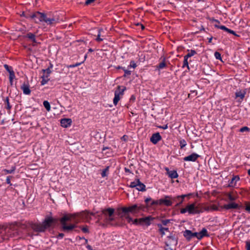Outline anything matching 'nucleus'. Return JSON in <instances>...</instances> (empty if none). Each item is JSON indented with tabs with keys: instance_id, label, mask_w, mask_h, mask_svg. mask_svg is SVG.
I'll use <instances>...</instances> for the list:
<instances>
[{
	"instance_id": "obj_1",
	"label": "nucleus",
	"mask_w": 250,
	"mask_h": 250,
	"mask_svg": "<svg viewBox=\"0 0 250 250\" xmlns=\"http://www.w3.org/2000/svg\"><path fill=\"white\" fill-rule=\"evenodd\" d=\"M115 209L113 208H106L103 209L101 213L98 215V222L100 225L104 227L108 225L111 226L114 225L112 222L114 220V213Z\"/></svg>"
},
{
	"instance_id": "obj_2",
	"label": "nucleus",
	"mask_w": 250,
	"mask_h": 250,
	"mask_svg": "<svg viewBox=\"0 0 250 250\" xmlns=\"http://www.w3.org/2000/svg\"><path fill=\"white\" fill-rule=\"evenodd\" d=\"M143 207L137 205H133V206L128 207H122L118 208L117 209V215L121 218H126V216L130 212L133 214L138 213V209H142Z\"/></svg>"
},
{
	"instance_id": "obj_3",
	"label": "nucleus",
	"mask_w": 250,
	"mask_h": 250,
	"mask_svg": "<svg viewBox=\"0 0 250 250\" xmlns=\"http://www.w3.org/2000/svg\"><path fill=\"white\" fill-rule=\"evenodd\" d=\"M60 223L62 226V229L63 231L69 232L72 230L74 229L77 227V225L75 223L71 224L69 225L66 224L67 221H73L74 222L73 217L71 216L70 214L65 215L62 218L60 219Z\"/></svg>"
},
{
	"instance_id": "obj_4",
	"label": "nucleus",
	"mask_w": 250,
	"mask_h": 250,
	"mask_svg": "<svg viewBox=\"0 0 250 250\" xmlns=\"http://www.w3.org/2000/svg\"><path fill=\"white\" fill-rule=\"evenodd\" d=\"M188 212L189 214H197L202 213L201 210H199V204L196 205V203L194 202L192 204H188L185 208L180 209V213L184 214Z\"/></svg>"
},
{
	"instance_id": "obj_5",
	"label": "nucleus",
	"mask_w": 250,
	"mask_h": 250,
	"mask_svg": "<svg viewBox=\"0 0 250 250\" xmlns=\"http://www.w3.org/2000/svg\"><path fill=\"white\" fill-rule=\"evenodd\" d=\"M71 216L73 217L74 223L78 224L81 221H88L91 219L90 216H89V211L85 210L79 213H75L73 214H70Z\"/></svg>"
},
{
	"instance_id": "obj_6",
	"label": "nucleus",
	"mask_w": 250,
	"mask_h": 250,
	"mask_svg": "<svg viewBox=\"0 0 250 250\" xmlns=\"http://www.w3.org/2000/svg\"><path fill=\"white\" fill-rule=\"evenodd\" d=\"M137 206H142L143 208L142 209H138V213L140 211H149L153 209L156 205V201L155 200H153L151 198H147L145 199V205L143 204H136Z\"/></svg>"
},
{
	"instance_id": "obj_7",
	"label": "nucleus",
	"mask_w": 250,
	"mask_h": 250,
	"mask_svg": "<svg viewBox=\"0 0 250 250\" xmlns=\"http://www.w3.org/2000/svg\"><path fill=\"white\" fill-rule=\"evenodd\" d=\"M125 89L126 88L125 86H118L117 89L115 91L114 98L113 99V104L115 105L117 104L118 102L123 97Z\"/></svg>"
},
{
	"instance_id": "obj_8",
	"label": "nucleus",
	"mask_w": 250,
	"mask_h": 250,
	"mask_svg": "<svg viewBox=\"0 0 250 250\" xmlns=\"http://www.w3.org/2000/svg\"><path fill=\"white\" fill-rule=\"evenodd\" d=\"M18 224L15 223L14 224L10 225L9 227H5V229L7 231L8 239L10 237H13L18 234Z\"/></svg>"
},
{
	"instance_id": "obj_9",
	"label": "nucleus",
	"mask_w": 250,
	"mask_h": 250,
	"mask_svg": "<svg viewBox=\"0 0 250 250\" xmlns=\"http://www.w3.org/2000/svg\"><path fill=\"white\" fill-rule=\"evenodd\" d=\"M129 187L136 188L138 191H145L146 190V186L141 182L139 179H136L135 181L130 182Z\"/></svg>"
},
{
	"instance_id": "obj_10",
	"label": "nucleus",
	"mask_w": 250,
	"mask_h": 250,
	"mask_svg": "<svg viewBox=\"0 0 250 250\" xmlns=\"http://www.w3.org/2000/svg\"><path fill=\"white\" fill-rule=\"evenodd\" d=\"M30 18L32 19L36 23L40 22H44L45 18V14L40 12H36L30 15Z\"/></svg>"
},
{
	"instance_id": "obj_11",
	"label": "nucleus",
	"mask_w": 250,
	"mask_h": 250,
	"mask_svg": "<svg viewBox=\"0 0 250 250\" xmlns=\"http://www.w3.org/2000/svg\"><path fill=\"white\" fill-rule=\"evenodd\" d=\"M191 195V194H183L181 195H179L177 196L172 197L171 200L172 203L175 202L176 207H179L180 206L183 202L184 198L186 197L189 196Z\"/></svg>"
},
{
	"instance_id": "obj_12",
	"label": "nucleus",
	"mask_w": 250,
	"mask_h": 250,
	"mask_svg": "<svg viewBox=\"0 0 250 250\" xmlns=\"http://www.w3.org/2000/svg\"><path fill=\"white\" fill-rule=\"evenodd\" d=\"M188 53L184 56V59L183 62V65L182 67H187L188 69H189L188 59L191 57L197 54L196 52L194 50H188Z\"/></svg>"
},
{
	"instance_id": "obj_13",
	"label": "nucleus",
	"mask_w": 250,
	"mask_h": 250,
	"mask_svg": "<svg viewBox=\"0 0 250 250\" xmlns=\"http://www.w3.org/2000/svg\"><path fill=\"white\" fill-rule=\"evenodd\" d=\"M57 221V219L53 218L51 217H47L45 219L42 224L44 227V229L46 230L47 228L50 227L52 224L56 223Z\"/></svg>"
},
{
	"instance_id": "obj_14",
	"label": "nucleus",
	"mask_w": 250,
	"mask_h": 250,
	"mask_svg": "<svg viewBox=\"0 0 250 250\" xmlns=\"http://www.w3.org/2000/svg\"><path fill=\"white\" fill-rule=\"evenodd\" d=\"M165 205L167 207L171 206L172 204L171 196H165L164 198H162L157 201V204Z\"/></svg>"
},
{
	"instance_id": "obj_15",
	"label": "nucleus",
	"mask_w": 250,
	"mask_h": 250,
	"mask_svg": "<svg viewBox=\"0 0 250 250\" xmlns=\"http://www.w3.org/2000/svg\"><path fill=\"white\" fill-rule=\"evenodd\" d=\"M177 244V239L172 234H170L167 237V240L166 241V244L167 247H170L172 246H175Z\"/></svg>"
},
{
	"instance_id": "obj_16",
	"label": "nucleus",
	"mask_w": 250,
	"mask_h": 250,
	"mask_svg": "<svg viewBox=\"0 0 250 250\" xmlns=\"http://www.w3.org/2000/svg\"><path fill=\"white\" fill-rule=\"evenodd\" d=\"M169 222V220H164L162 221V224H158L157 226L159 228V231L162 235L163 236L165 234L166 232H169V229L167 228H165L162 227V225L164 226L167 225V223Z\"/></svg>"
},
{
	"instance_id": "obj_17",
	"label": "nucleus",
	"mask_w": 250,
	"mask_h": 250,
	"mask_svg": "<svg viewBox=\"0 0 250 250\" xmlns=\"http://www.w3.org/2000/svg\"><path fill=\"white\" fill-rule=\"evenodd\" d=\"M159 63L157 65L159 70L164 69L168 66L169 63L165 57H162L159 59Z\"/></svg>"
},
{
	"instance_id": "obj_18",
	"label": "nucleus",
	"mask_w": 250,
	"mask_h": 250,
	"mask_svg": "<svg viewBox=\"0 0 250 250\" xmlns=\"http://www.w3.org/2000/svg\"><path fill=\"white\" fill-rule=\"evenodd\" d=\"M30 226L36 232H44L45 230L42 223H31Z\"/></svg>"
},
{
	"instance_id": "obj_19",
	"label": "nucleus",
	"mask_w": 250,
	"mask_h": 250,
	"mask_svg": "<svg viewBox=\"0 0 250 250\" xmlns=\"http://www.w3.org/2000/svg\"><path fill=\"white\" fill-rule=\"evenodd\" d=\"M44 22L48 25H54L59 22V19L53 17H48L47 15L45 14Z\"/></svg>"
},
{
	"instance_id": "obj_20",
	"label": "nucleus",
	"mask_w": 250,
	"mask_h": 250,
	"mask_svg": "<svg viewBox=\"0 0 250 250\" xmlns=\"http://www.w3.org/2000/svg\"><path fill=\"white\" fill-rule=\"evenodd\" d=\"M184 236L188 240H190L193 237H196L198 239L197 232H192L190 230H186L184 232Z\"/></svg>"
},
{
	"instance_id": "obj_21",
	"label": "nucleus",
	"mask_w": 250,
	"mask_h": 250,
	"mask_svg": "<svg viewBox=\"0 0 250 250\" xmlns=\"http://www.w3.org/2000/svg\"><path fill=\"white\" fill-rule=\"evenodd\" d=\"M21 89L25 95H30L31 90L30 89V85L28 82H24L21 86Z\"/></svg>"
},
{
	"instance_id": "obj_22",
	"label": "nucleus",
	"mask_w": 250,
	"mask_h": 250,
	"mask_svg": "<svg viewBox=\"0 0 250 250\" xmlns=\"http://www.w3.org/2000/svg\"><path fill=\"white\" fill-rule=\"evenodd\" d=\"M199 157L200 155H199L198 154L195 153H193L191 155L184 157V160L185 161L195 162Z\"/></svg>"
},
{
	"instance_id": "obj_23",
	"label": "nucleus",
	"mask_w": 250,
	"mask_h": 250,
	"mask_svg": "<svg viewBox=\"0 0 250 250\" xmlns=\"http://www.w3.org/2000/svg\"><path fill=\"white\" fill-rule=\"evenodd\" d=\"M223 208L227 210L230 209H237L239 208L240 206H239L238 204L234 202H231L228 204L224 205L223 207Z\"/></svg>"
},
{
	"instance_id": "obj_24",
	"label": "nucleus",
	"mask_w": 250,
	"mask_h": 250,
	"mask_svg": "<svg viewBox=\"0 0 250 250\" xmlns=\"http://www.w3.org/2000/svg\"><path fill=\"white\" fill-rule=\"evenodd\" d=\"M24 38H27L29 40L32 41V42H33L32 45L33 46L36 45L38 43V42H37V40L36 39V35H35V34H33L32 33L29 32V33H27L24 36Z\"/></svg>"
},
{
	"instance_id": "obj_25",
	"label": "nucleus",
	"mask_w": 250,
	"mask_h": 250,
	"mask_svg": "<svg viewBox=\"0 0 250 250\" xmlns=\"http://www.w3.org/2000/svg\"><path fill=\"white\" fill-rule=\"evenodd\" d=\"M153 219V218L150 216L140 218V225H146V226H148L150 224V222Z\"/></svg>"
},
{
	"instance_id": "obj_26",
	"label": "nucleus",
	"mask_w": 250,
	"mask_h": 250,
	"mask_svg": "<svg viewBox=\"0 0 250 250\" xmlns=\"http://www.w3.org/2000/svg\"><path fill=\"white\" fill-rule=\"evenodd\" d=\"M217 207L214 206L212 205L210 207L209 206H203L202 205L199 204V210H201L202 211V212H203L205 211H209V210H216Z\"/></svg>"
},
{
	"instance_id": "obj_27",
	"label": "nucleus",
	"mask_w": 250,
	"mask_h": 250,
	"mask_svg": "<svg viewBox=\"0 0 250 250\" xmlns=\"http://www.w3.org/2000/svg\"><path fill=\"white\" fill-rule=\"evenodd\" d=\"M72 123L71 119L64 118L61 120V124L63 127H67L70 126Z\"/></svg>"
},
{
	"instance_id": "obj_28",
	"label": "nucleus",
	"mask_w": 250,
	"mask_h": 250,
	"mask_svg": "<svg viewBox=\"0 0 250 250\" xmlns=\"http://www.w3.org/2000/svg\"><path fill=\"white\" fill-rule=\"evenodd\" d=\"M198 239L201 240L205 236H208V231L206 229L203 228L201 231L197 232Z\"/></svg>"
},
{
	"instance_id": "obj_29",
	"label": "nucleus",
	"mask_w": 250,
	"mask_h": 250,
	"mask_svg": "<svg viewBox=\"0 0 250 250\" xmlns=\"http://www.w3.org/2000/svg\"><path fill=\"white\" fill-rule=\"evenodd\" d=\"M167 171V174L171 179H175L178 177V174L176 170L169 171L167 168H166Z\"/></svg>"
},
{
	"instance_id": "obj_30",
	"label": "nucleus",
	"mask_w": 250,
	"mask_h": 250,
	"mask_svg": "<svg viewBox=\"0 0 250 250\" xmlns=\"http://www.w3.org/2000/svg\"><path fill=\"white\" fill-rule=\"evenodd\" d=\"M240 178L238 176H234L229 183V186L234 187L236 186L237 182L239 181Z\"/></svg>"
},
{
	"instance_id": "obj_31",
	"label": "nucleus",
	"mask_w": 250,
	"mask_h": 250,
	"mask_svg": "<svg viewBox=\"0 0 250 250\" xmlns=\"http://www.w3.org/2000/svg\"><path fill=\"white\" fill-rule=\"evenodd\" d=\"M219 28L220 29H222V30H223L224 31H227V32H228L229 33L232 34H233V35H235L236 36H237V37L239 36L238 35H237L235 33V32L234 31H233V30H231L230 29L228 28L227 27H226L224 25H221V26H219Z\"/></svg>"
},
{
	"instance_id": "obj_32",
	"label": "nucleus",
	"mask_w": 250,
	"mask_h": 250,
	"mask_svg": "<svg viewBox=\"0 0 250 250\" xmlns=\"http://www.w3.org/2000/svg\"><path fill=\"white\" fill-rule=\"evenodd\" d=\"M48 77L49 76L46 75L45 74L43 73V75L42 76V80L41 82L42 85H44L48 82L49 80Z\"/></svg>"
},
{
	"instance_id": "obj_33",
	"label": "nucleus",
	"mask_w": 250,
	"mask_h": 250,
	"mask_svg": "<svg viewBox=\"0 0 250 250\" xmlns=\"http://www.w3.org/2000/svg\"><path fill=\"white\" fill-rule=\"evenodd\" d=\"M246 92L245 91H239L235 93V96L237 98H240L241 100L243 99L245 97Z\"/></svg>"
},
{
	"instance_id": "obj_34",
	"label": "nucleus",
	"mask_w": 250,
	"mask_h": 250,
	"mask_svg": "<svg viewBox=\"0 0 250 250\" xmlns=\"http://www.w3.org/2000/svg\"><path fill=\"white\" fill-rule=\"evenodd\" d=\"M227 196L229 199L231 201H234L237 199V197L236 196L233 195L232 192L228 193Z\"/></svg>"
},
{
	"instance_id": "obj_35",
	"label": "nucleus",
	"mask_w": 250,
	"mask_h": 250,
	"mask_svg": "<svg viewBox=\"0 0 250 250\" xmlns=\"http://www.w3.org/2000/svg\"><path fill=\"white\" fill-rule=\"evenodd\" d=\"M103 31V29L102 28H100L98 30V34L97 35V38L96 39V41L98 42H101L103 41V39L101 38V32Z\"/></svg>"
},
{
	"instance_id": "obj_36",
	"label": "nucleus",
	"mask_w": 250,
	"mask_h": 250,
	"mask_svg": "<svg viewBox=\"0 0 250 250\" xmlns=\"http://www.w3.org/2000/svg\"><path fill=\"white\" fill-rule=\"evenodd\" d=\"M4 67L9 73V75H10L12 73H15L14 71L13 70L12 67L6 64H5L4 65Z\"/></svg>"
},
{
	"instance_id": "obj_37",
	"label": "nucleus",
	"mask_w": 250,
	"mask_h": 250,
	"mask_svg": "<svg viewBox=\"0 0 250 250\" xmlns=\"http://www.w3.org/2000/svg\"><path fill=\"white\" fill-rule=\"evenodd\" d=\"M43 105L45 108V109L48 111H49L51 109V107L49 103L47 101H44L43 102Z\"/></svg>"
},
{
	"instance_id": "obj_38",
	"label": "nucleus",
	"mask_w": 250,
	"mask_h": 250,
	"mask_svg": "<svg viewBox=\"0 0 250 250\" xmlns=\"http://www.w3.org/2000/svg\"><path fill=\"white\" fill-rule=\"evenodd\" d=\"M5 231L2 230H0V242H1L4 240H6L7 237H4L2 235Z\"/></svg>"
},
{
	"instance_id": "obj_39",
	"label": "nucleus",
	"mask_w": 250,
	"mask_h": 250,
	"mask_svg": "<svg viewBox=\"0 0 250 250\" xmlns=\"http://www.w3.org/2000/svg\"><path fill=\"white\" fill-rule=\"evenodd\" d=\"M150 141L154 144H156V133L153 134L150 138Z\"/></svg>"
},
{
	"instance_id": "obj_40",
	"label": "nucleus",
	"mask_w": 250,
	"mask_h": 250,
	"mask_svg": "<svg viewBox=\"0 0 250 250\" xmlns=\"http://www.w3.org/2000/svg\"><path fill=\"white\" fill-rule=\"evenodd\" d=\"M15 78V73H12L10 75H9V81L11 85H13V81Z\"/></svg>"
},
{
	"instance_id": "obj_41",
	"label": "nucleus",
	"mask_w": 250,
	"mask_h": 250,
	"mask_svg": "<svg viewBox=\"0 0 250 250\" xmlns=\"http://www.w3.org/2000/svg\"><path fill=\"white\" fill-rule=\"evenodd\" d=\"M181 148H183L187 145V142L185 140H181L179 142Z\"/></svg>"
},
{
	"instance_id": "obj_42",
	"label": "nucleus",
	"mask_w": 250,
	"mask_h": 250,
	"mask_svg": "<svg viewBox=\"0 0 250 250\" xmlns=\"http://www.w3.org/2000/svg\"><path fill=\"white\" fill-rule=\"evenodd\" d=\"M109 167L107 166L104 169L101 173L102 176L103 177H104L106 176V172L108 171Z\"/></svg>"
},
{
	"instance_id": "obj_43",
	"label": "nucleus",
	"mask_w": 250,
	"mask_h": 250,
	"mask_svg": "<svg viewBox=\"0 0 250 250\" xmlns=\"http://www.w3.org/2000/svg\"><path fill=\"white\" fill-rule=\"evenodd\" d=\"M5 102L6 103V108L8 110H10L11 108V106L10 105L8 97H6V98L5 100Z\"/></svg>"
},
{
	"instance_id": "obj_44",
	"label": "nucleus",
	"mask_w": 250,
	"mask_h": 250,
	"mask_svg": "<svg viewBox=\"0 0 250 250\" xmlns=\"http://www.w3.org/2000/svg\"><path fill=\"white\" fill-rule=\"evenodd\" d=\"M245 209L247 211L250 212V202L245 203Z\"/></svg>"
},
{
	"instance_id": "obj_45",
	"label": "nucleus",
	"mask_w": 250,
	"mask_h": 250,
	"mask_svg": "<svg viewBox=\"0 0 250 250\" xmlns=\"http://www.w3.org/2000/svg\"><path fill=\"white\" fill-rule=\"evenodd\" d=\"M0 230H4L5 231V233H3V234L2 235L4 237H7L6 238V240H8V234L7 233V231L5 229V227L0 228Z\"/></svg>"
},
{
	"instance_id": "obj_46",
	"label": "nucleus",
	"mask_w": 250,
	"mask_h": 250,
	"mask_svg": "<svg viewBox=\"0 0 250 250\" xmlns=\"http://www.w3.org/2000/svg\"><path fill=\"white\" fill-rule=\"evenodd\" d=\"M83 62H77L74 64H71V65H68L67 66V68H73V67H77V66H78L79 65H80Z\"/></svg>"
},
{
	"instance_id": "obj_47",
	"label": "nucleus",
	"mask_w": 250,
	"mask_h": 250,
	"mask_svg": "<svg viewBox=\"0 0 250 250\" xmlns=\"http://www.w3.org/2000/svg\"><path fill=\"white\" fill-rule=\"evenodd\" d=\"M250 130V129L248 127L244 126L240 129L239 131L241 132H243L245 131H249Z\"/></svg>"
},
{
	"instance_id": "obj_48",
	"label": "nucleus",
	"mask_w": 250,
	"mask_h": 250,
	"mask_svg": "<svg viewBox=\"0 0 250 250\" xmlns=\"http://www.w3.org/2000/svg\"><path fill=\"white\" fill-rule=\"evenodd\" d=\"M214 56L216 59H218V60L221 59V54L219 52H215L214 53Z\"/></svg>"
},
{
	"instance_id": "obj_49",
	"label": "nucleus",
	"mask_w": 250,
	"mask_h": 250,
	"mask_svg": "<svg viewBox=\"0 0 250 250\" xmlns=\"http://www.w3.org/2000/svg\"><path fill=\"white\" fill-rule=\"evenodd\" d=\"M15 170V167H12V169L8 170V169H4V171L7 174L8 173H12L14 172V171Z\"/></svg>"
},
{
	"instance_id": "obj_50",
	"label": "nucleus",
	"mask_w": 250,
	"mask_h": 250,
	"mask_svg": "<svg viewBox=\"0 0 250 250\" xmlns=\"http://www.w3.org/2000/svg\"><path fill=\"white\" fill-rule=\"evenodd\" d=\"M43 73L45 74V75L49 76L51 73V70L49 68H47L45 70H42Z\"/></svg>"
},
{
	"instance_id": "obj_51",
	"label": "nucleus",
	"mask_w": 250,
	"mask_h": 250,
	"mask_svg": "<svg viewBox=\"0 0 250 250\" xmlns=\"http://www.w3.org/2000/svg\"><path fill=\"white\" fill-rule=\"evenodd\" d=\"M129 66L135 68L137 66V65L134 61H132L130 62Z\"/></svg>"
},
{
	"instance_id": "obj_52",
	"label": "nucleus",
	"mask_w": 250,
	"mask_h": 250,
	"mask_svg": "<svg viewBox=\"0 0 250 250\" xmlns=\"http://www.w3.org/2000/svg\"><path fill=\"white\" fill-rule=\"evenodd\" d=\"M132 223L135 225H140V219H135L133 220Z\"/></svg>"
},
{
	"instance_id": "obj_53",
	"label": "nucleus",
	"mask_w": 250,
	"mask_h": 250,
	"mask_svg": "<svg viewBox=\"0 0 250 250\" xmlns=\"http://www.w3.org/2000/svg\"><path fill=\"white\" fill-rule=\"evenodd\" d=\"M246 247L247 250H250V240L246 242Z\"/></svg>"
},
{
	"instance_id": "obj_54",
	"label": "nucleus",
	"mask_w": 250,
	"mask_h": 250,
	"mask_svg": "<svg viewBox=\"0 0 250 250\" xmlns=\"http://www.w3.org/2000/svg\"><path fill=\"white\" fill-rule=\"evenodd\" d=\"M95 1V0H86L85 2V4L86 5H89Z\"/></svg>"
},
{
	"instance_id": "obj_55",
	"label": "nucleus",
	"mask_w": 250,
	"mask_h": 250,
	"mask_svg": "<svg viewBox=\"0 0 250 250\" xmlns=\"http://www.w3.org/2000/svg\"><path fill=\"white\" fill-rule=\"evenodd\" d=\"M124 72H125V75H124V76H125L126 75H130L131 74V71H129V70H126V69H123Z\"/></svg>"
},
{
	"instance_id": "obj_56",
	"label": "nucleus",
	"mask_w": 250,
	"mask_h": 250,
	"mask_svg": "<svg viewBox=\"0 0 250 250\" xmlns=\"http://www.w3.org/2000/svg\"><path fill=\"white\" fill-rule=\"evenodd\" d=\"M125 219L127 220L128 223H130L133 221L132 219L129 216V214L126 216Z\"/></svg>"
},
{
	"instance_id": "obj_57",
	"label": "nucleus",
	"mask_w": 250,
	"mask_h": 250,
	"mask_svg": "<svg viewBox=\"0 0 250 250\" xmlns=\"http://www.w3.org/2000/svg\"><path fill=\"white\" fill-rule=\"evenodd\" d=\"M11 178V177H10V176H8L6 178V183L8 184H9L10 185H12V184L11 183V182H10Z\"/></svg>"
},
{
	"instance_id": "obj_58",
	"label": "nucleus",
	"mask_w": 250,
	"mask_h": 250,
	"mask_svg": "<svg viewBox=\"0 0 250 250\" xmlns=\"http://www.w3.org/2000/svg\"><path fill=\"white\" fill-rule=\"evenodd\" d=\"M82 231L84 233L88 232V229L87 227H83L82 229Z\"/></svg>"
},
{
	"instance_id": "obj_59",
	"label": "nucleus",
	"mask_w": 250,
	"mask_h": 250,
	"mask_svg": "<svg viewBox=\"0 0 250 250\" xmlns=\"http://www.w3.org/2000/svg\"><path fill=\"white\" fill-rule=\"evenodd\" d=\"M157 127L163 128V129H167V125H166L164 126H157Z\"/></svg>"
},
{
	"instance_id": "obj_60",
	"label": "nucleus",
	"mask_w": 250,
	"mask_h": 250,
	"mask_svg": "<svg viewBox=\"0 0 250 250\" xmlns=\"http://www.w3.org/2000/svg\"><path fill=\"white\" fill-rule=\"evenodd\" d=\"M64 236V234L62 233H60L58 234V238H62Z\"/></svg>"
},
{
	"instance_id": "obj_61",
	"label": "nucleus",
	"mask_w": 250,
	"mask_h": 250,
	"mask_svg": "<svg viewBox=\"0 0 250 250\" xmlns=\"http://www.w3.org/2000/svg\"><path fill=\"white\" fill-rule=\"evenodd\" d=\"M161 136L160 135L159 133L157 132V142L161 140Z\"/></svg>"
},
{
	"instance_id": "obj_62",
	"label": "nucleus",
	"mask_w": 250,
	"mask_h": 250,
	"mask_svg": "<svg viewBox=\"0 0 250 250\" xmlns=\"http://www.w3.org/2000/svg\"><path fill=\"white\" fill-rule=\"evenodd\" d=\"M125 172H127V173H131V171L129 169L126 168V167H125Z\"/></svg>"
},
{
	"instance_id": "obj_63",
	"label": "nucleus",
	"mask_w": 250,
	"mask_h": 250,
	"mask_svg": "<svg viewBox=\"0 0 250 250\" xmlns=\"http://www.w3.org/2000/svg\"><path fill=\"white\" fill-rule=\"evenodd\" d=\"M96 214L95 213H93L92 212H89V216H90V215H92V216H94Z\"/></svg>"
},
{
	"instance_id": "obj_64",
	"label": "nucleus",
	"mask_w": 250,
	"mask_h": 250,
	"mask_svg": "<svg viewBox=\"0 0 250 250\" xmlns=\"http://www.w3.org/2000/svg\"><path fill=\"white\" fill-rule=\"evenodd\" d=\"M107 149H109V147H104L102 149V150L103 151H104L105 150Z\"/></svg>"
}]
</instances>
